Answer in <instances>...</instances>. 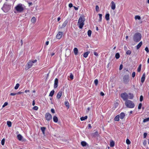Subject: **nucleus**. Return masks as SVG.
Returning a JSON list of instances; mask_svg holds the SVG:
<instances>
[{
	"label": "nucleus",
	"instance_id": "cd10ccee",
	"mask_svg": "<svg viewBox=\"0 0 149 149\" xmlns=\"http://www.w3.org/2000/svg\"><path fill=\"white\" fill-rule=\"evenodd\" d=\"M88 117L87 116H85V117H82L80 118V120L81 121H83L87 119Z\"/></svg>",
	"mask_w": 149,
	"mask_h": 149
},
{
	"label": "nucleus",
	"instance_id": "5701e85b",
	"mask_svg": "<svg viewBox=\"0 0 149 149\" xmlns=\"http://www.w3.org/2000/svg\"><path fill=\"white\" fill-rule=\"evenodd\" d=\"M74 54L75 55H77L78 53V50L77 48H74Z\"/></svg>",
	"mask_w": 149,
	"mask_h": 149
},
{
	"label": "nucleus",
	"instance_id": "4be33fe9",
	"mask_svg": "<svg viewBox=\"0 0 149 149\" xmlns=\"http://www.w3.org/2000/svg\"><path fill=\"white\" fill-rule=\"evenodd\" d=\"M114 145L115 143L113 141H112L110 142V146L111 147H113L114 146Z\"/></svg>",
	"mask_w": 149,
	"mask_h": 149
},
{
	"label": "nucleus",
	"instance_id": "052dcab7",
	"mask_svg": "<svg viewBox=\"0 0 149 149\" xmlns=\"http://www.w3.org/2000/svg\"><path fill=\"white\" fill-rule=\"evenodd\" d=\"M17 95L16 93H11L10 94V95L13 96L15 95Z\"/></svg>",
	"mask_w": 149,
	"mask_h": 149
},
{
	"label": "nucleus",
	"instance_id": "c03bdc74",
	"mask_svg": "<svg viewBox=\"0 0 149 149\" xmlns=\"http://www.w3.org/2000/svg\"><path fill=\"white\" fill-rule=\"evenodd\" d=\"M8 104V103L7 102H5L3 105L2 106V107L3 108H4V107H5V106H7Z\"/></svg>",
	"mask_w": 149,
	"mask_h": 149
},
{
	"label": "nucleus",
	"instance_id": "0eeeda50",
	"mask_svg": "<svg viewBox=\"0 0 149 149\" xmlns=\"http://www.w3.org/2000/svg\"><path fill=\"white\" fill-rule=\"evenodd\" d=\"M121 97L124 100H126L128 99V95L126 93H125L122 94Z\"/></svg>",
	"mask_w": 149,
	"mask_h": 149
},
{
	"label": "nucleus",
	"instance_id": "f257e3e1",
	"mask_svg": "<svg viewBox=\"0 0 149 149\" xmlns=\"http://www.w3.org/2000/svg\"><path fill=\"white\" fill-rule=\"evenodd\" d=\"M15 10L14 11L15 13H20L23 12L24 10V5L21 3H19L15 7Z\"/></svg>",
	"mask_w": 149,
	"mask_h": 149
},
{
	"label": "nucleus",
	"instance_id": "c756f323",
	"mask_svg": "<svg viewBox=\"0 0 149 149\" xmlns=\"http://www.w3.org/2000/svg\"><path fill=\"white\" fill-rule=\"evenodd\" d=\"M129 96H128L129 98L130 99H132L134 97L133 94L130 93H129Z\"/></svg>",
	"mask_w": 149,
	"mask_h": 149
},
{
	"label": "nucleus",
	"instance_id": "774afa93",
	"mask_svg": "<svg viewBox=\"0 0 149 149\" xmlns=\"http://www.w3.org/2000/svg\"><path fill=\"white\" fill-rule=\"evenodd\" d=\"M88 127L90 128H91L92 127L90 124H89L88 125Z\"/></svg>",
	"mask_w": 149,
	"mask_h": 149
},
{
	"label": "nucleus",
	"instance_id": "393cba45",
	"mask_svg": "<svg viewBox=\"0 0 149 149\" xmlns=\"http://www.w3.org/2000/svg\"><path fill=\"white\" fill-rule=\"evenodd\" d=\"M105 18L106 20H108L109 19V14H107L105 15Z\"/></svg>",
	"mask_w": 149,
	"mask_h": 149
},
{
	"label": "nucleus",
	"instance_id": "a211bd4d",
	"mask_svg": "<svg viewBox=\"0 0 149 149\" xmlns=\"http://www.w3.org/2000/svg\"><path fill=\"white\" fill-rule=\"evenodd\" d=\"M142 44V42H140L136 46L137 49H139L140 48V47L141 46Z\"/></svg>",
	"mask_w": 149,
	"mask_h": 149
},
{
	"label": "nucleus",
	"instance_id": "3c124183",
	"mask_svg": "<svg viewBox=\"0 0 149 149\" xmlns=\"http://www.w3.org/2000/svg\"><path fill=\"white\" fill-rule=\"evenodd\" d=\"M98 135V132H96L94 133V136H97Z\"/></svg>",
	"mask_w": 149,
	"mask_h": 149
},
{
	"label": "nucleus",
	"instance_id": "a878e982",
	"mask_svg": "<svg viewBox=\"0 0 149 149\" xmlns=\"http://www.w3.org/2000/svg\"><path fill=\"white\" fill-rule=\"evenodd\" d=\"M65 104L66 106L68 107V109L70 107V105L69 102L67 101H65Z\"/></svg>",
	"mask_w": 149,
	"mask_h": 149
},
{
	"label": "nucleus",
	"instance_id": "37998d69",
	"mask_svg": "<svg viewBox=\"0 0 149 149\" xmlns=\"http://www.w3.org/2000/svg\"><path fill=\"white\" fill-rule=\"evenodd\" d=\"M131 53V51L130 50H129L126 52V54L127 55H130Z\"/></svg>",
	"mask_w": 149,
	"mask_h": 149
},
{
	"label": "nucleus",
	"instance_id": "72a5a7b5",
	"mask_svg": "<svg viewBox=\"0 0 149 149\" xmlns=\"http://www.w3.org/2000/svg\"><path fill=\"white\" fill-rule=\"evenodd\" d=\"M141 64H140L139 66V67H138V69H137V71L138 72H140L141 71Z\"/></svg>",
	"mask_w": 149,
	"mask_h": 149
},
{
	"label": "nucleus",
	"instance_id": "09e8293b",
	"mask_svg": "<svg viewBox=\"0 0 149 149\" xmlns=\"http://www.w3.org/2000/svg\"><path fill=\"white\" fill-rule=\"evenodd\" d=\"M95 8L96 11H99V8L97 5L96 6Z\"/></svg>",
	"mask_w": 149,
	"mask_h": 149
},
{
	"label": "nucleus",
	"instance_id": "f3484780",
	"mask_svg": "<svg viewBox=\"0 0 149 149\" xmlns=\"http://www.w3.org/2000/svg\"><path fill=\"white\" fill-rule=\"evenodd\" d=\"M145 73L143 74V76L141 78V82L142 83H143L145 80Z\"/></svg>",
	"mask_w": 149,
	"mask_h": 149
},
{
	"label": "nucleus",
	"instance_id": "bb28decb",
	"mask_svg": "<svg viewBox=\"0 0 149 149\" xmlns=\"http://www.w3.org/2000/svg\"><path fill=\"white\" fill-rule=\"evenodd\" d=\"M54 93V90H52L50 92L49 94V96L51 97H52Z\"/></svg>",
	"mask_w": 149,
	"mask_h": 149
},
{
	"label": "nucleus",
	"instance_id": "13d9d810",
	"mask_svg": "<svg viewBox=\"0 0 149 149\" xmlns=\"http://www.w3.org/2000/svg\"><path fill=\"white\" fill-rule=\"evenodd\" d=\"M31 62H32V63H36L37 61V60L36 59H35V60H34L33 61H31Z\"/></svg>",
	"mask_w": 149,
	"mask_h": 149
},
{
	"label": "nucleus",
	"instance_id": "0e129e2a",
	"mask_svg": "<svg viewBox=\"0 0 149 149\" xmlns=\"http://www.w3.org/2000/svg\"><path fill=\"white\" fill-rule=\"evenodd\" d=\"M100 94L101 96H104V93H103L102 92H101L100 93Z\"/></svg>",
	"mask_w": 149,
	"mask_h": 149
},
{
	"label": "nucleus",
	"instance_id": "2f4dec72",
	"mask_svg": "<svg viewBox=\"0 0 149 149\" xmlns=\"http://www.w3.org/2000/svg\"><path fill=\"white\" fill-rule=\"evenodd\" d=\"M115 57L117 59H118L119 58L120 54L118 53H117L116 54Z\"/></svg>",
	"mask_w": 149,
	"mask_h": 149
},
{
	"label": "nucleus",
	"instance_id": "9d476101",
	"mask_svg": "<svg viewBox=\"0 0 149 149\" xmlns=\"http://www.w3.org/2000/svg\"><path fill=\"white\" fill-rule=\"evenodd\" d=\"M62 35V32H59L56 36V38L57 39H59L61 38Z\"/></svg>",
	"mask_w": 149,
	"mask_h": 149
},
{
	"label": "nucleus",
	"instance_id": "2eb2a0df",
	"mask_svg": "<svg viewBox=\"0 0 149 149\" xmlns=\"http://www.w3.org/2000/svg\"><path fill=\"white\" fill-rule=\"evenodd\" d=\"M125 116V113L123 112H121L119 115L120 118L121 119H123Z\"/></svg>",
	"mask_w": 149,
	"mask_h": 149
},
{
	"label": "nucleus",
	"instance_id": "dca6fc26",
	"mask_svg": "<svg viewBox=\"0 0 149 149\" xmlns=\"http://www.w3.org/2000/svg\"><path fill=\"white\" fill-rule=\"evenodd\" d=\"M31 21L33 24H34L36 22V17H33L31 19Z\"/></svg>",
	"mask_w": 149,
	"mask_h": 149
},
{
	"label": "nucleus",
	"instance_id": "79ce46f5",
	"mask_svg": "<svg viewBox=\"0 0 149 149\" xmlns=\"http://www.w3.org/2000/svg\"><path fill=\"white\" fill-rule=\"evenodd\" d=\"M98 80L97 79H96L94 81V83L96 86H97L98 83Z\"/></svg>",
	"mask_w": 149,
	"mask_h": 149
},
{
	"label": "nucleus",
	"instance_id": "6ab92c4d",
	"mask_svg": "<svg viewBox=\"0 0 149 149\" xmlns=\"http://www.w3.org/2000/svg\"><path fill=\"white\" fill-rule=\"evenodd\" d=\"M54 121L55 123H57L58 121V118L56 116H54L53 118Z\"/></svg>",
	"mask_w": 149,
	"mask_h": 149
},
{
	"label": "nucleus",
	"instance_id": "a19ab883",
	"mask_svg": "<svg viewBox=\"0 0 149 149\" xmlns=\"http://www.w3.org/2000/svg\"><path fill=\"white\" fill-rule=\"evenodd\" d=\"M149 120V118H147L144 119L143 120V122L144 123H145V122H146L148 121Z\"/></svg>",
	"mask_w": 149,
	"mask_h": 149
},
{
	"label": "nucleus",
	"instance_id": "9b49d317",
	"mask_svg": "<svg viewBox=\"0 0 149 149\" xmlns=\"http://www.w3.org/2000/svg\"><path fill=\"white\" fill-rule=\"evenodd\" d=\"M58 79L57 78H56L54 81V88H56L58 86Z\"/></svg>",
	"mask_w": 149,
	"mask_h": 149
},
{
	"label": "nucleus",
	"instance_id": "4468645a",
	"mask_svg": "<svg viewBox=\"0 0 149 149\" xmlns=\"http://www.w3.org/2000/svg\"><path fill=\"white\" fill-rule=\"evenodd\" d=\"M68 22V21L66 20L62 24V26L61 27V28H62L65 27V26L66 25L67 23Z\"/></svg>",
	"mask_w": 149,
	"mask_h": 149
},
{
	"label": "nucleus",
	"instance_id": "4c0bfd02",
	"mask_svg": "<svg viewBox=\"0 0 149 149\" xmlns=\"http://www.w3.org/2000/svg\"><path fill=\"white\" fill-rule=\"evenodd\" d=\"M135 19H138V20H140L141 19V17L137 15L135 17Z\"/></svg>",
	"mask_w": 149,
	"mask_h": 149
},
{
	"label": "nucleus",
	"instance_id": "338daca9",
	"mask_svg": "<svg viewBox=\"0 0 149 149\" xmlns=\"http://www.w3.org/2000/svg\"><path fill=\"white\" fill-rule=\"evenodd\" d=\"M74 8L75 10H78V8L75 6H74Z\"/></svg>",
	"mask_w": 149,
	"mask_h": 149
},
{
	"label": "nucleus",
	"instance_id": "864d4df0",
	"mask_svg": "<svg viewBox=\"0 0 149 149\" xmlns=\"http://www.w3.org/2000/svg\"><path fill=\"white\" fill-rule=\"evenodd\" d=\"M135 72H133L132 74V77L134 78L135 76Z\"/></svg>",
	"mask_w": 149,
	"mask_h": 149
},
{
	"label": "nucleus",
	"instance_id": "c85d7f7f",
	"mask_svg": "<svg viewBox=\"0 0 149 149\" xmlns=\"http://www.w3.org/2000/svg\"><path fill=\"white\" fill-rule=\"evenodd\" d=\"M81 144L82 146H85L86 145L87 143L85 141H83L81 142Z\"/></svg>",
	"mask_w": 149,
	"mask_h": 149
},
{
	"label": "nucleus",
	"instance_id": "603ef678",
	"mask_svg": "<svg viewBox=\"0 0 149 149\" xmlns=\"http://www.w3.org/2000/svg\"><path fill=\"white\" fill-rule=\"evenodd\" d=\"M143 100V96L142 95H141L140 96V102H142Z\"/></svg>",
	"mask_w": 149,
	"mask_h": 149
},
{
	"label": "nucleus",
	"instance_id": "bf43d9fd",
	"mask_svg": "<svg viewBox=\"0 0 149 149\" xmlns=\"http://www.w3.org/2000/svg\"><path fill=\"white\" fill-rule=\"evenodd\" d=\"M69 6L70 8L72 7L73 6L72 4L71 3H69Z\"/></svg>",
	"mask_w": 149,
	"mask_h": 149
},
{
	"label": "nucleus",
	"instance_id": "ea45409f",
	"mask_svg": "<svg viewBox=\"0 0 149 149\" xmlns=\"http://www.w3.org/2000/svg\"><path fill=\"white\" fill-rule=\"evenodd\" d=\"M5 139L4 138L1 141V143L2 145H4V144Z\"/></svg>",
	"mask_w": 149,
	"mask_h": 149
},
{
	"label": "nucleus",
	"instance_id": "f8f14e48",
	"mask_svg": "<svg viewBox=\"0 0 149 149\" xmlns=\"http://www.w3.org/2000/svg\"><path fill=\"white\" fill-rule=\"evenodd\" d=\"M111 8L113 10H115L116 8V5L114 2L113 1H111Z\"/></svg>",
	"mask_w": 149,
	"mask_h": 149
},
{
	"label": "nucleus",
	"instance_id": "f704fd0d",
	"mask_svg": "<svg viewBox=\"0 0 149 149\" xmlns=\"http://www.w3.org/2000/svg\"><path fill=\"white\" fill-rule=\"evenodd\" d=\"M91 34V31L90 30H89L88 31V35L89 37H90Z\"/></svg>",
	"mask_w": 149,
	"mask_h": 149
},
{
	"label": "nucleus",
	"instance_id": "39448f33",
	"mask_svg": "<svg viewBox=\"0 0 149 149\" xmlns=\"http://www.w3.org/2000/svg\"><path fill=\"white\" fill-rule=\"evenodd\" d=\"M10 7L11 6L10 5L5 4L2 9L4 12L7 13L10 10Z\"/></svg>",
	"mask_w": 149,
	"mask_h": 149
},
{
	"label": "nucleus",
	"instance_id": "de8ad7c7",
	"mask_svg": "<svg viewBox=\"0 0 149 149\" xmlns=\"http://www.w3.org/2000/svg\"><path fill=\"white\" fill-rule=\"evenodd\" d=\"M141 106H142V104L141 103H140L139 105V106L138 107V109H141Z\"/></svg>",
	"mask_w": 149,
	"mask_h": 149
},
{
	"label": "nucleus",
	"instance_id": "aec40b11",
	"mask_svg": "<svg viewBox=\"0 0 149 149\" xmlns=\"http://www.w3.org/2000/svg\"><path fill=\"white\" fill-rule=\"evenodd\" d=\"M17 138L19 141H21L23 138V137L21 134H19L17 135Z\"/></svg>",
	"mask_w": 149,
	"mask_h": 149
},
{
	"label": "nucleus",
	"instance_id": "8fccbe9b",
	"mask_svg": "<svg viewBox=\"0 0 149 149\" xmlns=\"http://www.w3.org/2000/svg\"><path fill=\"white\" fill-rule=\"evenodd\" d=\"M145 50L147 52V53H148L149 52V50H148V48L147 47H146L145 48Z\"/></svg>",
	"mask_w": 149,
	"mask_h": 149
},
{
	"label": "nucleus",
	"instance_id": "e433bc0d",
	"mask_svg": "<svg viewBox=\"0 0 149 149\" xmlns=\"http://www.w3.org/2000/svg\"><path fill=\"white\" fill-rule=\"evenodd\" d=\"M126 143L127 144L129 145L130 144L131 142L128 139H127L126 140Z\"/></svg>",
	"mask_w": 149,
	"mask_h": 149
},
{
	"label": "nucleus",
	"instance_id": "f03ea898",
	"mask_svg": "<svg viewBox=\"0 0 149 149\" xmlns=\"http://www.w3.org/2000/svg\"><path fill=\"white\" fill-rule=\"evenodd\" d=\"M141 38V34L139 33H136L134 35L133 39L134 41L135 42H138L140 40Z\"/></svg>",
	"mask_w": 149,
	"mask_h": 149
},
{
	"label": "nucleus",
	"instance_id": "1a4fd4ad",
	"mask_svg": "<svg viewBox=\"0 0 149 149\" xmlns=\"http://www.w3.org/2000/svg\"><path fill=\"white\" fill-rule=\"evenodd\" d=\"M33 65L32 62L31 61H29L27 63L26 65V66L25 69L28 70Z\"/></svg>",
	"mask_w": 149,
	"mask_h": 149
},
{
	"label": "nucleus",
	"instance_id": "58836bf2",
	"mask_svg": "<svg viewBox=\"0 0 149 149\" xmlns=\"http://www.w3.org/2000/svg\"><path fill=\"white\" fill-rule=\"evenodd\" d=\"M19 86V84H17L16 86H15L14 88L15 89H17L18 88Z\"/></svg>",
	"mask_w": 149,
	"mask_h": 149
},
{
	"label": "nucleus",
	"instance_id": "423d86ee",
	"mask_svg": "<svg viewBox=\"0 0 149 149\" xmlns=\"http://www.w3.org/2000/svg\"><path fill=\"white\" fill-rule=\"evenodd\" d=\"M129 76L128 75H125L123 77V82L125 84H127L129 81Z\"/></svg>",
	"mask_w": 149,
	"mask_h": 149
},
{
	"label": "nucleus",
	"instance_id": "412c9836",
	"mask_svg": "<svg viewBox=\"0 0 149 149\" xmlns=\"http://www.w3.org/2000/svg\"><path fill=\"white\" fill-rule=\"evenodd\" d=\"M89 53V52H87L85 53H84L83 55L84 57L85 58H86L88 56V54Z\"/></svg>",
	"mask_w": 149,
	"mask_h": 149
},
{
	"label": "nucleus",
	"instance_id": "4d7b16f0",
	"mask_svg": "<svg viewBox=\"0 0 149 149\" xmlns=\"http://www.w3.org/2000/svg\"><path fill=\"white\" fill-rule=\"evenodd\" d=\"M147 134L146 133H144L143 134V137L145 138L146 137Z\"/></svg>",
	"mask_w": 149,
	"mask_h": 149
},
{
	"label": "nucleus",
	"instance_id": "49530a36",
	"mask_svg": "<svg viewBox=\"0 0 149 149\" xmlns=\"http://www.w3.org/2000/svg\"><path fill=\"white\" fill-rule=\"evenodd\" d=\"M33 109L35 110H37L38 109V107L36 106H34L33 108Z\"/></svg>",
	"mask_w": 149,
	"mask_h": 149
},
{
	"label": "nucleus",
	"instance_id": "473e14b6",
	"mask_svg": "<svg viewBox=\"0 0 149 149\" xmlns=\"http://www.w3.org/2000/svg\"><path fill=\"white\" fill-rule=\"evenodd\" d=\"M7 123L8 126L9 127H10L11 126L12 123L11 122L8 121L7 122Z\"/></svg>",
	"mask_w": 149,
	"mask_h": 149
},
{
	"label": "nucleus",
	"instance_id": "7ed1b4c3",
	"mask_svg": "<svg viewBox=\"0 0 149 149\" xmlns=\"http://www.w3.org/2000/svg\"><path fill=\"white\" fill-rule=\"evenodd\" d=\"M85 21V19L84 18L80 17L79 19L78 22V25L80 29H82L84 25V22Z\"/></svg>",
	"mask_w": 149,
	"mask_h": 149
},
{
	"label": "nucleus",
	"instance_id": "c9c22d12",
	"mask_svg": "<svg viewBox=\"0 0 149 149\" xmlns=\"http://www.w3.org/2000/svg\"><path fill=\"white\" fill-rule=\"evenodd\" d=\"M99 18H100V19L99 20V21L101 22L102 21V14H99Z\"/></svg>",
	"mask_w": 149,
	"mask_h": 149
},
{
	"label": "nucleus",
	"instance_id": "ddd939ff",
	"mask_svg": "<svg viewBox=\"0 0 149 149\" xmlns=\"http://www.w3.org/2000/svg\"><path fill=\"white\" fill-rule=\"evenodd\" d=\"M62 92L61 91H60L58 93L56 97L58 99H59L61 97L62 95Z\"/></svg>",
	"mask_w": 149,
	"mask_h": 149
},
{
	"label": "nucleus",
	"instance_id": "5fc2aeb1",
	"mask_svg": "<svg viewBox=\"0 0 149 149\" xmlns=\"http://www.w3.org/2000/svg\"><path fill=\"white\" fill-rule=\"evenodd\" d=\"M51 112L53 113H55V110L53 109H51Z\"/></svg>",
	"mask_w": 149,
	"mask_h": 149
},
{
	"label": "nucleus",
	"instance_id": "e2e57ef3",
	"mask_svg": "<svg viewBox=\"0 0 149 149\" xmlns=\"http://www.w3.org/2000/svg\"><path fill=\"white\" fill-rule=\"evenodd\" d=\"M94 55H95V56H98V54L96 52H94Z\"/></svg>",
	"mask_w": 149,
	"mask_h": 149
},
{
	"label": "nucleus",
	"instance_id": "680f3d73",
	"mask_svg": "<svg viewBox=\"0 0 149 149\" xmlns=\"http://www.w3.org/2000/svg\"><path fill=\"white\" fill-rule=\"evenodd\" d=\"M143 145L144 146H146V140H144L143 143Z\"/></svg>",
	"mask_w": 149,
	"mask_h": 149
},
{
	"label": "nucleus",
	"instance_id": "69168bd1",
	"mask_svg": "<svg viewBox=\"0 0 149 149\" xmlns=\"http://www.w3.org/2000/svg\"><path fill=\"white\" fill-rule=\"evenodd\" d=\"M35 100H33V103H32V105L33 106H34L35 104Z\"/></svg>",
	"mask_w": 149,
	"mask_h": 149
},
{
	"label": "nucleus",
	"instance_id": "6e6d98bb",
	"mask_svg": "<svg viewBox=\"0 0 149 149\" xmlns=\"http://www.w3.org/2000/svg\"><path fill=\"white\" fill-rule=\"evenodd\" d=\"M123 68V65L122 64H121L120 65V67H119V70H121Z\"/></svg>",
	"mask_w": 149,
	"mask_h": 149
},
{
	"label": "nucleus",
	"instance_id": "b1692460",
	"mask_svg": "<svg viewBox=\"0 0 149 149\" xmlns=\"http://www.w3.org/2000/svg\"><path fill=\"white\" fill-rule=\"evenodd\" d=\"M119 115H118L115 117L114 120L115 121H118L119 120Z\"/></svg>",
	"mask_w": 149,
	"mask_h": 149
},
{
	"label": "nucleus",
	"instance_id": "a18cd8bd",
	"mask_svg": "<svg viewBox=\"0 0 149 149\" xmlns=\"http://www.w3.org/2000/svg\"><path fill=\"white\" fill-rule=\"evenodd\" d=\"M70 77L71 80H72L73 79V75L72 73H70Z\"/></svg>",
	"mask_w": 149,
	"mask_h": 149
},
{
	"label": "nucleus",
	"instance_id": "20e7f679",
	"mask_svg": "<svg viewBox=\"0 0 149 149\" xmlns=\"http://www.w3.org/2000/svg\"><path fill=\"white\" fill-rule=\"evenodd\" d=\"M125 104L126 107L130 108H133L135 106L134 103L130 100H126Z\"/></svg>",
	"mask_w": 149,
	"mask_h": 149
},
{
	"label": "nucleus",
	"instance_id": "6e6552de",
	"mask_svg": "<svg viewBox=\"0 0 149 149\" xmlns=\"http://www.w3.org/2000/svg\"><path fill=\"white\" fill-rule=\"evenodd\" d=\"M45 118L47 120L49 121L52 119L51 114L49 113H47L45 115Z\"/></svg>",
	"mask_w": 149,
	"mask_h": 149
},
{
	"label": "nucleus",
	"instance_id": "7c9ffc66",
	"mask_svg": "<svg viewBox=\"0 0 149 149\" xmlns=\"http://www.w3.org/2000/svg\"><path fill=\"white\" fill-rule=\"evenodd\" d=\"M41 130L43 133V134H45V130L46 129L45 127H41Z\"/></svg>",
	"mask_w": 149,
	"mask_h": 149
}]
</instances>
